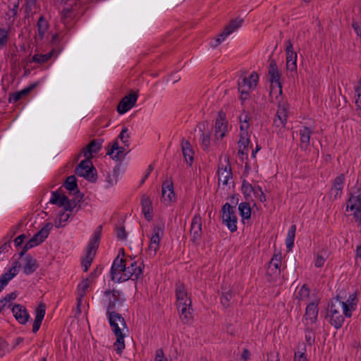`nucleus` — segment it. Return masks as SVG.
I'll return each instance as SVG.
<instances>
[{
	"instance_id": "nucleus-2",
	"label": "nucleus",
	"mask_w": 361,
	"mask_h": 361,
	"mask_svg": "<svg viewBox=\"0 0 361 361\" xmlns=\"http://www.w3.org/2000/svg\"><path fill=\"white\" fill-rule=\"evenodd\" d=\"M355 302L341 301L338 298H334L329 303L326 311V319L336 329L342 327L345 317H350Z\"/></svg>"
},
{
	"instance_id": "nucleus-39",
	"label": "nucleus",
	"mask_w": 361,
	"mask_h": 361,
	"mask_svg": "<svg viewBox=\"0 0 361 361\" xmlns=\"http://www.w3.org/2000/svg\"><path fill=\"white\" fill-rule=\"evenodd\" d=\"M304 333L307 345L312 346L315 342V334L312 325H305Z\"/></svg>"
},
{
	"instance_id": "nucleus-55",
	"label": "nucleus",
	"mask_w": 361,
	"mask_h": 361,
	"mask_svg": "<svg viewBox=\"0 0 361 361\" xmlns=\"http://www.w3.org/2000/svg\"><path fill=\"white\" fill-rule=\"evenodd\" d=\"M226 39V31L224 30L221 32V34L219 35L218 37L213 39L210 42V45L212 47L215 48L219 44H221V42H223Z\"/></svg>"
},
{
	"instance_id": "nucleus-28",
	"label": "nucleus",
	"mask_w": 361,
	"mask_h": 361,
	"mask_svg": "<svg viewBox=\"0 0 361 361\" xmlns=\"http://www.w3.org/2000/svg\"><path fill=\"white\" fill-rule=\"evenodd\" d=\"M102 233V226H99L93 233L91 237L88 245L87 247L86 252L92 255H96L97 249L99 247V240Z\"/></svg>"
},
{
	"instance_id": "nucleus-63",
	"label": "nucleus",
	"mask_w": 361,
	"mask_h": 361,
	"mask_svg": "<svg viewBox=\"0 0 361 361\" xmlns=\"http://www.w3.org/2000/svg\"><path fill=\"white\" fill-rule=\"evenodd\" d=\"M26 236L25 234H22V235H18L15 240H14V244L16 245V247H19L20 246L24 240L25 239Z\"/></svg>"
},
{
	"instance_id": "nucleus-34",
	"label": "nucleus",
	"mask_w": 361,
	"mask_h": 361,
	"mask_svg": "<svg viewBox=\"0 0 361 361\" xmlns=\"http://www.w3.org/2000/svg\"><path fill=\"white\" fill-rule=\"evenodd\" d=\"M181 148L185 162L191 166L193 162L194 151L190 143L186 140H183L181 141Z\"/></svg>"
},
{
	"instance_id": "nucleus-57",
	"label": "nucleus",
	"mask_w": 361,
	"mask_h": 361,
	"mask_svg": "<svg viewBox=\"0 0 361 361\" xmlns=\"http://www.w3.org/2000/svg\"><path fill=\"white\" fill-rule=\"evenodd\" d=\"M326 261L324 257L320 253L314 255V266L317 268L322 267Z\"/></svg>"
},
{
	"instance_id": "nucleus-16",
	"label": "nucleus",
	"mask_w": 361,
	"mask_h": 361,
	"mask_svg": "<svg viewBox=\"0 0 361 361\" xmlns=\"http://www.w3.org/2000/svg\"><path fill=\"white\" fill-rule=\"evenodd\" d=\"M286 54V68L290 72H296L297 71V54L293 50V46L290 40L285 42Z\"/></svg>"
},
{
	"instance_id": "nucleus-49",
	"label": "nucleus",
	"mask_w": 361,
	"mask_h": 361,
	"mask_svg": "<svg viewBox=\"0 0 361 361\" xmlns=\"http://www.w3.org/2000/svg\"><path fill=\"white\" fill-rule=\"evenodd\" d=\"M248 145H249V140L247 138L241 137L240 140L238 141V145H239V153H241L242 154H247L248 152Z\"/></svg>"
},
{
	"instance_id": "nucleus-31",
	"label": "nucleus",
	"mask_w": 361,
	"mask_h": 361,
	"mask_svg": "<svg viewBox=\"0 0 361 361\" xmlns=\"http://www.w3.org/2000/svg\"><path fill=\"white\" fill-rule=\"evenodd\" d=\"M299 134L300 141V147L301 149L306 150L310 145L312 130L307 126H302L299 130Z\"/></svg>"
},
{
	"instance_id": "nucleus-59",
	"label": "nucleus",
	"mask_w": 361,
	"mask_h": 361,
	"mask_svg": "<svg viewBox=\"0 0 361 361\" xmlns=\"http://www.w3.org/2000/svg\"><path fill=\"white\" fill-rule=\"evenodd\" d=\"M255 186H252L250 183L247 182L245 180L242 183V190L244 194H250L253 192Z\"/></svg>"
},
{
	"instance_id": "nucleus-58",
	"label": "nucleus",
	"mask_w": 361,
	"mask_h": 361,
	"mask_svg": "<svg viewBox=\"0 0 361 361\" xmlns=\"http://www.w3.org/2000/svg\"><path fill=\"white\" fill-rule=\"evenodd\" d=\"M116 235L117 238L123 240L127 238V233L126 232L124 226H118L116 229Z\"/></svg>"
},
{
	"instance_id": "nucleus-42",
	"label": "nucleus",
	"mask_w": 361,
	"mask_h": 361,
	"mask_svg": "<svg viewBox=\"0 0 361 361\" xmlns=\"http://www.w3.org/2000/svg\"><path fill=\"white\" fill-rule=\"evenodd\" d=\"M238 210L243 219H249L251 216V208L247 202H241L238 206Z\"/></svg>"
},
{
	"instance_id": "nucleus-32",
	"label": "nucleus",
	"mask_w": 361,
	"mask_h": 361,
	"mask_svg": "<svg viewBox=\"0 0 361 361\" xmlns=\"http://www.w3.org/2000/svg\"><path fill=\"white\" fill-rule=\"evenodd\" d=\"M357 191L355 192L356 195H352L348 200L347 207L351 210H360L361 209V187L356 188Z\"/></svg>"
},
{
	"instance_id": "nucleus-9",
	"label": "nucleus",
	"mask_w": 361,
	"mask_h": 361,
	"mask_svg": "<svg viewBox=\"0 0 361 361\" xmlns=\"http://www.w3.org/2000/svg\"><path fill=\"white\" fill-rule=\"evenodd\" d=\"M53 228L51 223H47L37 233H35L24 245L23 250L20 252V257H23L25 252L43 243L49 236L51 230Z\"/></svg>"
},
{
	"instance_id": "nucleus-45",
	"label": "nucleus",
	"mask_w": 361,
	"mask_h": 361,
	"mask_svg": "<svg viewBox=\"0 0 361 361\" xmlns=\"http://www.w3.org/2000/svg\"><path fill=\"white\" fill-rule=\"evenodd\" d=\"M64 187L69 191H73L78 188L77 180L75 176H68L65 183Z\"/></svg>"
},
{
	"instance_id": "nucleus-27",
	"label": "nucleus",
	"mask_w": 361,
	"mask_h": 361,
	"mask_svg": "<svg viewBox=\"0 0 361 361\" xmlns=\"http://www.w3.org/2000/svg\"><path fill=\"white\" fill-rule=\"evenodd\" d=\"M37 33L35 37V41H42L49 29L48 20L44 15H41L37 22Z\"/></svg>"
},
{
	"instance_id": "nucleus-44",
	"label": "nucleus",
	"mask_w": 361,
	"mask_h": 361,
	"mask_svg": "<svg viewBox=\"0 0 361 361\" xmlns=\"http://www.w3.org/2000/svg\"><path fill=\"white\" fill-rule=\"evenodd\" d=\"M310 290L306 284H303L296 293V299L298 300H305L310 296Z\"/></svg>"
},
{
	"instance_id": "nucleus-54",
	"label": "nucleus",
	"mask_w": 361,
	"mask_h": 361,
	"mask_svg": "<svg viewBox=\"0 0 361 361\" xmlns=\"http://www.w3.org/2000/svg\"><path fill=\"white\" fill-rule=\"evenodd\" d=\"M128 130L127 128H123L120 133L118 137L122 141V142L125 145V147L129 146V141L128 138L130 137V135L128 133Z\"/></svg>"
},
{
	"instance_id": "nucleus-8",
	"label": "nucleus",
	"mask_w": 361,
	"mask_h": 361,
	"mask_svg": "<svg viewBox=\"0 0 361 361\" xmlns=\"http://www.w3.org/2000/svg\"><path fill=\"white\" fill-rule=\"evenodd\" d=\"M53 228L51 223H47L37 233H35L24 245L23 250L20 252V257H23L25 252L43 243L49 236L51 230Z\"/></svg>"
},
{
	"instance_id": "nucleus-50",
	"label": "nucleus",
	"mask_w": 361,
	"mask_h": 361,
	"mask_svg": "<svg viewBox=\"0 0 361 361\" xmlns=\"http://www.w3.org/2000/svg\"><path fill=\"white\" fill-rule=\"evenodd\" d=\"M306 348L303 344L301 350L295 352L294 361H308L306 354Z\"/></svg>"
},
{
	"instance_id": "nucleus-29",
	"label": "nucleus",
	"mask_w": 361,
	"mask_h": 361,
	"mask_svg": "<svg viewBox=\"0 0 361 361\" xmlns=\"http://www.w3.org/2000/svg\"><path fill=\"white\" fill-rule=\"evenodd\" d=\"M225 172L226 167H224L221 163V157H220L219 164L216 173V176L218 177V186L216 192L217 195H223L224 193L226 186V175H224Z\"/></svg>"
},
{
	"instance_id": "nucleus-12",
	"label": "nucleus",
	"mask_w": 361,
	"mask_h": 361,
	"mask_svg": "<svg viewBox=\"0 0 361 361\" xmlns=\"http://www.w3.org/2000/svg\"><path fill=\"white\" fill-rule=\"evenodd\" d=\"M202 234V220L200 214H196L192 219L190 229V240L195 244H199Z\"/></svg>"
},
{
	"instance_id": "nucleus-41",
	"label": "nucleus",
	"mask_w": 361,
	"mask_h": 361,
	"mask_svg": "<svg viewBox=\"0 0 361 361\" xmlns=\"http://www.w3.org/2000/svg\"><path fill=\"white\" fill-rule=\"evenodd\" d=\"M296 226L295 224L290 226L286 239V245L288 250H290L294 245L295 237Z\"/></svg>"
},
{
	"instance_id": "nucleus-17",
	"label": "nucleus",
	"mask_w": 361,
	"mask_h": 361,
	"mask_svg": "<svg viewBox=\"0 0 361 361\" xmlns=\"http://www.w3.org/2000/svg\"><path fill=\"white\" fill-rule=\"evenodd\" d=\"M176 306L180 308L181 305H192V300L188 295L185 285L180 282L176 284Z\"/></svg>"
},
{
	"instance_id": "nucleus-11",
	"label": "nucleus",
	"mask_w": 361,
	"mask_h": 361,
	"mask_svg": "<svg viewBox=\"0 0 361 361\" xmlns=\"http://www.w3.org/2000/svg\"><path fill=\"white\" fill-rule=\"evenodd\" d=\"M49 202L59 207H63L65 211L69 212H72L76 206L75 202L70 200L66 195L61 194L59 190L51 192Z\"/></svg>"
},
{
	"instance_id": "nucleus-60",
	"label": "nucleus",
	"mask_w": 361,
	"mask_h": 361,
	"mask_svg": "<svg viewBox=\"0 0 361 361\" xmlns=\"http://www.w3.org/2000/svg\"><path fill=\"white\" fill-rule=\"evenodd\" d=\"M201 145L203 149L206 150L209 148L210 145V137L209 135L202 133L201 135Z\"/></svg>"
},
{
	"instance_id": "nucleus-23",
	"label": "nucleus",
	"mask_w": 361,
	"mask_h": 361,
	"mask_svg": "<svg viewBox=\"0 0 361 361\" xmlns=\"http://www.w3.org/2000/svg\"><path fill=\"white\" fill-rule=\"evenodd\" d=\"M288 107L285 103H279L276 118L274 120V124L276 127H285L287 122Z\"/></svg>"
},
{
	"instance_id": "nucleus-26",
	"label": "nucleus",
	"mask_w": 361,
	"mask_h": 361,
	"mask_svg": "<svg viewBox=\"0 0 361 361\" xmlns=\"http://www.w3.org/2000/svg\"><path fill=\"white\" fill-rule=\"evenodd\" d=\"M46 312V305L44 303H40L35 310V320L32 324V331L36 334L42 324Z\"/></svg>"
},
{
	"instance_id": "nucleus-37",
	"label": "nucleus",
	"mask_w": 361,
	"mask_h": 361,
	"mask_svg": "<svg viewBox=\"0 0 361 361\" xmlns=\"http://www.w3.org/2000/svg\"><path fill=\"white\" fill-rule=\"evenodd\" d=\"M180 319L183 324H189L192 318V305H181L180 308Z\"/></svg>"
},
{
	"instance_id": "nucleus-36",
	"label": "nucleus",
	"mask_w": 361,
	"mask_h": 361,
	"mask_svg": "<svg viewBox=\"0 0 361 361\" xmlns=\"http://www.w3.org/2000/svg\"><path fill=\"white\" fill-rule=\"evenodd\" d=\"M243 23L244 18L240 16L231 19L229 23H227V37L238 31L243 26Z\"/></svg>"
},
{
	"instance_id": "nucleus-4",
	"label": "nucleus",
	"mask_w": 361,
	"mask_h": 361,
	"mask_svg": "<svg viewBox=\"0 0 361 361\" xmlns=\"http://www.w3.org/2000/svg\"><path fill=\"white\" fill-rule=\"evenodd\" d=\"M259 75L255 71H253L248 77H244L239 80L238 89L242 103L249 98L251 91L257 87Z\"/></svg>"
},
{
	"instance_id": "nucleus-10",
	"label": "nucleus",
	"mask_w": 361,
	"mask_h": 361,
	"mask_svg": "<svg viewBox=\"0 0 361 361\" xmlns=\"http://www.w3.org/2000/svg\"><path fill=\"white\" fill-rule=\"evenodd\" d=\"M75 172L78 176L84 177L92 182H94L97 179L95 173L96 170L90 158H86L85 160L80 161L75 168Z\"/></svg>"
},
{
	"instance_id": "nucleus-61",
	"label": "nucleus",
	"mask_w": 361,
	"mask_h": 361,
	"mask_svg": "<svg viewBox=\"0 0 361 361\" xmlns=\"http://www.w3.org/2000/svg\"><path fill=\"white\" fill-rule=\"evenodd\" d=\"M250 357V351L245 348L240 356H237L235 361H247Z\"/></svg>"
},
{
	"instance_id": "nucleus-56",
	"label": "nucleus",
	"mask_w": 361,
	"mask_h": 361,
	"mask_svg": "<svg viewBox=\"0 0 361 361\" xmlns=\"http://www.w3.org/2000/svg\"><path fill=\"white\" fill-rule=\"evenodd\" d=\"M8 39V32L4 28L0 27V45L4 46L6 44Z\"/></svg>"
},
{
	"instance_id": "nucleus-6",
	"label": "nucleus",
	"mask_w": 361,
	"mask_h": 361,
	"mask_svg": "<svg viewBox=\"0 0 361 361\" xmlns=\"http://www.w3.org/2000/svg\"><path fill=\"white\" fill-rule=\"evenodd\" d=\"M121 295V292L116 289H106L103 292L102 303L106 307V314L116 312V306L122 304Z\"/></svg>"
},
{
	"instance_id": "nucleus-40",
	"label": "nucleus",
	"mask_w": 361,
	"mask_h": 361,
	"mask_svg": "<svg viewBox=\"0 0 361 361\" xmlns=\"http://www.w3.org/2000/svg\"><path fill=\"white\" fill-rule=\"evenodd\" d=\"M355 90V103L356 106V111H358L359 115H361V80H360L354 87Z\"/></svg>"
},
{
	"instance_id": "nucleus-47",
	"label": "nucleus",
	"mask_w": 361,
	"mask_h": 361,
	"mask_svg": "<svg viewBox=\"0 0 361 361\" xmlns=\"http://www.w3.org/2000/svg\"><path fill=\"white\" fill-rule=\"evenodd\" d=\"M70 217V214L65 212L59 214L57 218L55 219L54 226L56 228H61L64 226V223L67 222Z\"/></svg>"
},
{
	"instance_id": "nucleus-14",
	"label": "nucleus",
	"mask_w": 361,
	"mask_h": 361,
	"mask_svg": "<svg viewBox=\"0 0 361 361\" xmlns=\"http://www.w3.org/2000/svg\"><path fill=\"white\" fill-rule=\"evenodd\" d=\"M164 224L161 222L154 226L152 229V235L150 238L149 250L153 252L154 255L159 248V243L164 235Z\"/></svg>"
},
{
	"instance_id": "nucleus-51",
	"label": "nucleus",
	"mask_w": 361,
	"mask_h": 361,
	"mask_svg": "<svg viewBox=\"0 0 361 361\" xmlns=\"http://www.w3.org/2000/svg\"><path fill=\"white\" fill-rule=\"evenodd\" d=\"M94 256H95V255H92V254L87 252L86 257L82 260V262L84 271L86 272L88 271Z\"/></svg>"
},
{
	"instance_id": "nucleus-5",
	"label": "nucleus",
	"mask_w": 361,
	"mask_h": 361,
	"mask_svg": "<svg viewBox=\"0 0 361 361\" xmlns=\"http://www.w3.org/2000/svg\"><path fill=\"white\" fill-rule=\"evenodd\" d=\"M268 77L269 81L271 82L270 97H272L274 94H276V98H278L282 94L281 74L274 60H271L269 63Z\"/></svg>"
},
{
	"instance_id": "nucleus-30",
	"label": "nucleus",
	"mask_w": 361,
	"mask_h": 361,
	"mask_svg": "<svg viewBox=\"0 0 361 361\" xmlns=\"http://www.w3.org/2000/svg\"><path fill=\"white\" fill-rule=\"evenodd\" d=\"M39 267L37 259L30 255H27L24 257L23 272L26 275L33 274Z\"/></svg>"
},
{
	"instance_id": "nucleus-64",
	"label": "nucleus",
	"mask_w": 361,
	"mask_h": 361,
	"mask_svg": "<svg viewBox=\"0 0 361 361\" xmlns=\"http://www.w3.org/2000/svg\"><path fill=\"white\" fill-rule=\"evenodd\" d=\"M353 216L355 219V221L357 223V226H361V209L355 211Z\"/></svg>"
},
{
	"instance_id": "nucleus-62",
	"label": "nucleus",
	"mask_w": 361,
	"mask_h": 361,
	"mask_svg": "<svg viewBox=\"0 0 361 361\" xmlns=\"http://www.w3.org/2000/svg\"><path fill=\"white\" fill-rule=\"evenodd\" d=\"M154 361H167V359L165 357L162 349H158L156 351Z\"/></svg>"
},
{
	"instance_id": "nucleus-13",
	"label": "nucleus",
	"mask_w": 361,
	"mask_h": 361,
	"mask_svg": "<svg viewBox=\"0 0 361 361\" xmlns=\"http://www.w3.org/2000/svg\"><path fill=\"white\" fill-rule=\"evenodd\" d=\"M214 135L216 142L223 140L226 135V112L220 110L215 121Z\"/></svg>"
},
{
	"instance_id": "nucleus-3",
	"label": "nucleus",
	"mask_w": 361,
	"mask_h": 361,
	"mask_svg": "<svg viewBox=\"0 0 361 361\" xmlns=\"http://www.w3.org/2000/svg\"><path fill=\"white\" fill-rule=\"evenodd\" d=\"M106 315L111 329L116 337V341L114 343L115 350L118 355H121L126 348L124 338L128 331L126 321L121 314L116 312Z\"/></svg>"
},
{
	"instance_id": "nucleus-43",
	"label": "nucleus",
	"mask_w": 361,
	"mask_h": 361,
	"mask_svg": "<svg viewBox=\"0 0 361 361\" xmlns=\"http://www.w3.org/2000/svg\"><path fill=\"white\" fill-rule=\"evenodd\" d=\"M54 51H51L44 54H35L30 59V62H35L37 63H43L48 61L52 56Z\"/></svg>"
},
{
	"instance_id": "nucleus-21",
	"label": "nucleus",
	"mask_w": 361,
	"mask_h": 361,
	"mask_svg": "<svg viewBox=\"0 0 361 361\" xmlns=\"http://www.w3.org/2000/svg\"><path fill=\"white\" fill-rule=\"evenodd\" d=\"M282 255L276 253L271 257L267 269V274L271 279L279 276L281 273Z\"/></svg>"
},
{
	"instance_id": "nucleus-33",
	"label": "nucleus",
	"mask_w": 361,
	"mask_h": 361,
	"mask_svg": "<svg viewBox=\"0 0 361 361\" xmlns=\"http://www.w3.org/2000/svg\"><path fill=\"white\" fill-rule=\"evenodd\" d=\"M345 183L344 174H340L336 176L333 182L331 192L334 193V198L340 197L343 192V188Z\"/></svg>"
},
{
	"instance_id": "nucleus-53",
	"label": "nucleus",
	"mask_w": 361,
	"mask_h": 361,
	"mask_svg": "<svg viewBox=\"0 0 361 361\" xmlns=\"http://www.w3.org/2000/svg\"><path fill=\"white\" fill-rule=\"evenodd\" d=\"M253 194L254 196L256 198H258L262 202L266 201V195L263 192L262 188L259 185H255Z\"/></svg>"
},
{
	"instance_id": "nucleus-20",
	"label": "nucleus",
	"mask_w": 361,
	"mask_h": 361,
	"mask_svg": "<svg viewBox=\"0 0 361 361\" xmlns=\"http://www.w3.org/2000/svg\"><path fill=\"white\" fill-rule=\"evenodd\" d=\"M102 142L103 140L99 139L92 140L82 149L81 152L75 158V161H78L81 155L84 156L85 158H90V159H91L92 154L97 153L101 149Z\"/></svg>"
},
{
	"instance_id": "nucleus-7",
	"label": "nucleus",
	"mask_w": 361,
	"mask_h": 361,
	"mask_svg": "<svg viewBox=\"0 0 361 361\" xmlns=\"http://www.w3.org/2000/svg\"><path fill=\"white\" fill-rule=\"evenodd\" d=\"M53 228L51 223H47L37 233H35L24 245L23 250L20 252V257H23L25 252L43 243L49 236L51 230Z\"/></svg>"
},
{
	"instance_id": "nucleus-22",
	"label": "nucleus",
	"mask_w": 361,
	"mask_h": 361,
	"mask_svg": "<svg viewBox=\"0 0 361 361\" xmlns=\"http://www.w3.org/2000/svg\"><path fill=\"white\" fill-rule=\"evenodd\" d=\"M20 264L18 262H15L13 263L11 267L8 269V270L0 276V293L4 288V287L8 283L9 281H11L13 277H15L19 271Z\"/></svg>"
},
{
	"instance_id": "nucleus-46",
	"label": "nucleus",
	"mask_w": 361,
	"mask_h": 361,
	"mask_svg": "<svg viewBox=\"0 0 361 361\" xmlns=\"http://www.w3.org/2000/svg\"><path fill=\"white\" fill-rule=\"evenodd\" d=\"M37 0H25V13L27 16H32L37 7Z\"/></svg>"
},
{
	"instance_id": "nucleus-52",
	"label": "nucleus",
	"mask_w": 361,
	"mask_h": 361,
	"mask_svg": "<svg viewBox=\"0 0 361 361\" xmlns=\"http://www.w3.org/2000/svg\"><path fill=\"white\" fill-rule=\"evenodd\" d=\"M118 181V171L114 169L111 174H108L106 176L107 187H110L116 184Z\"/></svg>"
},
{
	"instance_id": "nucleus-15",
	"label": "nucleus",
	"mask_w": 361,
	"mask_h": 361,
	"mask_svg": "<svg viewBox=\"0 0 361 361\" xmlns=\"http://www.w3.org/2000/svg\"><path fill=\"white\" fill-rule=\"evenodd\" d=\"M138 98V94L135 92H130L126 95L117 106V111L119 114H123L131 109L136 104Z\"/></svg>"
},
{
	"instance_id": "nucleus-18",
	"label": "nucleus",
	"mask_w": 361,
	"mask_h": 361,
	"mask_svg": "<svg viewBox=\"0 0 361 361\" xmlns=\"http://www.w3.org/2000/svg\"><path fill=\"white\" fill-rule=\"evenodd\" d=\"M318 302L309 303L305 309V313L302 318L304 325H313L317 321L318 317Z\"/></svg>"
},
{
	"instance_id": "nucleus-35",
	"label": "nucleus",
	"mask_w": 361,
	"mask_h": 361,
	"mask_svg": "<svg viewBox=\"0 0 361 361\" xmlns=\"http://www.w3.org/2000/svg\"><path fill=\"white\" fill-rule=\"evenodd\" d=\"M141 207L142 213L145 215V219L147 221H150L152 219V201L149 196L142 195L141 199Z\"/></svg>"
},
{
	"instance_id": "nucleus-25",
	"label": "nucleus",
	"mask_w": 361,
	"mask_h": 361,
	"mask_svg": "<svg viewBox=\"0 0 361 361\" xmlns=\"http://www.w3.org/2000/svg\"><path fill=\"white\" fill-rule=\"evenodd\" d=\"M128 153L125 147H120L118 142L115 141L110 149H108L106 154L109 155L114 160L122 161Z\"/></svg>"
},
{
	"instance_id": "nucleus-24",
	"label": "nucleus",
	"mask_w": 361,
	"mask_h": 361,
	"mask_svg": "<svg viewBox=\"0 0 361 361\" xmlns=\"http://www.w3.org/2000/svg\"><path fill=\"white\" fill-rule=\"evenodd\" d=\"M12 312L16 321L20 324H25L30 319V314L23 305H15L12 307Z\"/></svg>"
},
{
	"instance_id": "nucleus-38",
	"label": "nucleus",
	"mask_w": 361,
	"mask_h": 361,
	"mask_svg": "<svg viewBox=\"0 0 361 361\" xmlns=\"http://www.w3.org/2000/svg\"><path fill=\"white\" fill-rule=\"evenodd\" d=\"M233 207L227 203V228L234 232L237 230V217L231 212Z\"/></svg>"
},
{
	"instance_id": "nucleus-48",
	"label": "nucleus",
	"mask_w": 361,
	"mask_h": 361,
	"mask_svg": "<svg viewBox=\"0 0 361 361\" xmlns=\"http://www.w3.org/2000/svg\"><path fill=\"white\" fill-rule=\"evenodd\" d=\"M90 280L88 279H86L78 284V290L79 292L78 295L80 296V298L83 297L85 295L86 291L90 286Z\"/></svg>"
},
{
	"instance_id": "nucleus-1",
	"label": "nucleus",
	"mask_w": 361,
	"mask_h": 361,
	"mask_svg": "<svg viewBox=\"0 0 361 361\" xmlns=\"http://www.w3.org/2000/svg\"><path fill=\"white\" fill-rule=\"evenodd\" d=\"M130 258V263H128V259L119 258L117 256L111 267V280L121 283L126 281L130 279L133 280H137L143 274L144 264L143 262L137 265V262L134 261L135 257Z\"/></svg>"
},
{
	"instance_id": "nucleus-19",
	"label": "nucleus",
	"mask_w": 361,
	"mask_h": 361,
	"mask_svg": "<svg viewBox=\"0 0 361 361\" xmlns=\"http://www.w3.org/2000/svg\"><path fill=\"white\" fill-rule=\"evenodd\" d=\"M176 200L175 192L173 190V184L171 180H166L162 183L161 187V201L169 205Z\"/></svg>"
}]
</instances>
